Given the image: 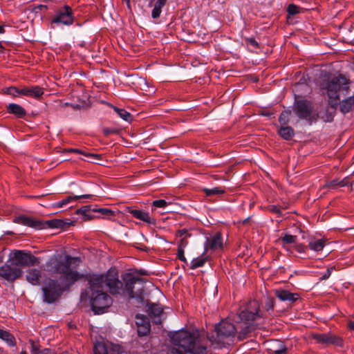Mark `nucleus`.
I'll list each match as a JSON object with an SVG mask.
<instances>
[{"label":"nucleus","mask_w":354,"mask_h":354,"mask_svg":"<svg viewBox=\"0 0 354 354\" xmlns=\"http://www.w3.org/2000/svg\"><path fill=\"white\" fill-rule=\"evenodd\" d=\"M88 295L92 310L95 314H102L112 304L111 297L104 290L106 286L111 294L143 301L145 280L127 273L119 279L115 268H111L104 274H92L88 278Z\"/></svg>","instance_id":"1"},{"label":"nucleus","mask_w":354,"mask_h":354,"mask_svg":"<svg viewBox=\"0 0 354 354\" xmlns=\"http://www.w3.org/2000/svg\"><path fill=\"white\" fill-rule=\"evenodd\" d=\"M260 307L261 304L259 301L250 300L239 308L236 324L226 320L216 324V336L212 335L209 337L212 344L221 347L230 344L236 337L239 341L249 337L258 327V321L266 317Z\"/></svg>","instance_id":"2"},{"label":"nucleus","mask_w":354,"mask_h":354,"mask_svg":"<svg viewBox=\"0 0 354 354\" xmlns=\"http://www.w3.org/2000/svg\"><path fill=\"white\" fill-rule=\"evenodd\" d=\"M80 259L66 254H58L51 257L46 263V270L50 274H59V280L65 285H73L83 277V274L73 270V265H79Z\"/></svg>","instance_id":"3"},{"label":"nucleus","mask_w":354,"mask_h":354,"mask_svg":"<svg viewBox=\"0 0 354 354\" xmlns=\"http://www.w3.org/2000/svg\"><path fill=\"white\" fill-rule=\"evenodd\" d=\"M172 342L189 354H206V346L203 344L198 330H181L171 337Z\"/></svg>","instance_id":"4"},{"label":"nucleus","mask_w":354,"mask_h":354,"mask_svg":"<svg viewBox=\"0 0 354 354\" xmlns=\"http://www.w3.org/2000/svg\"><path fill=\"white\" fill-rule=\"evenodd\" d=\"M350 80L342 75L333 76L326 82L324 88L327 91L330 99L338 100L339 92L344 95L348 94Z\"/></svg>","instance_id":"5"},{"label":"nucleus","mask_w":354,"mask_h":354,"mask_svg":"<svg viewBox=\"0 0 354 354\" xmlns=\"http://www.w3.org/2000/svg\"><path fill=\"white\" fill-rule=\"evenodd\" d=\"M73 285H65L63 280L49 279L42 288L44 301L51 304L59 299L63 292L68 290Z\"/></svg>","instance_id":"6"},{"label":"nucleus","mask_w":354,"mask_h":354,"mask_svg":"<svg viewBox=\"0 0 354 354\" xmlns=\"http://www.w3.org/2000/svg\"><path fill=\"white\" fill-rule=\"evenodd\" d=\"M293 111L300 119L307 120L310 124L317 122L319 118H323L314 111L312 102L306 100H297L294 104Z\"/></svg>","instance_id":"7"},{"label":"nucleus","mask_w":354,"mask_h":354,"mask_svg":"<svg viewBox=\"0 0 354 354\" xmlns=\"http://www.w3.org/2000/svg\"><path fill=\"white\" fill-rule=\"evenodd\" d=\"M8 260L16 267L37 266L40 263L39 259L32 255L30 252L23 250H15L11 252Z\"/></svg>","instance_id":"8"},{"label":"nucleus","mask_w":354,"mask_h":354,"mask_svg":"<svg viewBox=\"0 0 354 354\" xmlns=\"http://www.w3.org/2000/svg\"><path fill=\"white\" fill-rule=\"evenodd\" d=\"M23 271L19 267L15 266L9 260L0 267V277L8 281H14L22 275Z\"/></svg>","instance_id":"9"},{"label":"nucleus","mask_w":354,"mask_h":354,"mask_svg":"<svg viewBox=\"0 0 354 354\" xmlns=\"http://www.w3.org/2000/svg\"><path fill=\"white\" fill-rule=\"evenodd\" d=\"M312 337L318 344H324L326 346L332 344L336 346H343L342 338L332 333H315L313 334Z\"/></svg>","instance_id":"10"},{"label":"nucleus","mask_w":354,"mask_h":354,"mask_svg":"<svg viewBox=\"0 0 354 354\" xmlns=\"http://www.w3.org/2000/svg\"><path fill=\"white\" fill-rule=\"evenodd\" d=\"M94 354H122L123 348L112 343L97 342L93 348Z\"/></svg>","instance_id":"11"},{"label":"nucleus","mask_w":354,"mask_h":354,"mask_svg":"<svg viewBox=\"0 0 354 354\" xmlns=\"http://www.w3.org/2000/svg\"><path fill=\"white\" fill-rule=\"evenodd\" d=\"M147 312L153 322L156 324L162 323L161 316L163 314V308L160 304L148 303Z\"/></svg>","instance_id":"12"},{"label":"nucleus","mask_w":354,"mask_h":354,"mask_svg":"<svg viewBox=\"0 0 354 354\" xmlns=\"http://www.w3.org/2000/svg\"><path fill=\"white\" fill-rule=\"evenodd\" d=\"M73 21L72 10L68 6H65L64 10L60 11L57 16L53 19V23H62L64 25L72 24Z\"/></svg>","instance_id":"13"},{"label":"nucleus","mask_w":354,"mask_h":354,"mask_svg":"<svg viewBox=\"0 0 354 354\" xmlns=\"http://www.w3.org/2000/svg\"><path fill=\"white\" fill-rule=\"evenodd\" d=\"M15 222L37 230L45 229V224H44V222L26 216H19L17 217L15 219Z\"/></svg>","instance_id":"14"},{"label":"nucleus","mask_w":354,"mask_h":354,"mask_svg":"<svg viewBox=\"0 0 354 354\" xmlns=\"http://www.w3.org/2000/svg\"><path fill=\"white\" fill-rule=\"evenodd\" d=\"M136 319L139 336L147 335L150 332V323L148 318L144 315H137Z\"/></svg>","instance_id":"15"},{"label":"nucleus","mask_w":354,"mask_h":354,"mask_svg":"<svg viewBox=\"0 0 354 354\" xmlns=\"http://www.w3.org/2000/svg\"><path fill=\"white\" fill-rule=\"evenodd\" d=\"M127 211L130 213L134 218L142 221L149 224H155V220L149 216V214L147 212L133 209L130 207H127Z\"/></svg>","instance_id":"16"},{"label":"nucleus","mask_w":354,"mask_h":354,"mask_svg":"<svg viewBox=\"0 0 354 354\" xmlns=\"http://www.w3.org/2000/svg\"><path fill=\"white\" fill-rule=\"evenodd\" d=\"M274 294L277 297L283 301H289L293 303L299 299L298 294H294L288 290L283 289H277L274 290Z\"/></svg>","instance_id":"17"},{"label":"nucleus","mask_w":354,"mask_h":354,"mask_svg":"<svg viewBox=\"0 0 354 354\" xmlns=\"http://www.w3.org/2000/svg\"><path fill=\"white\" fill-rule=\"evenodd\" d=\"M20 93L24 96L39 98L44 94V89L39 86H32L21 88Z\"/></svg>","instance_id":"18"},{"label":"nucleus","mask_w":354,"mask_h":354,"mask_svg":"<svg viewBox=\"0 0 354 354\" xmlns=\"http://www.w3.org/2000/svg\"><path fill=\"white\" fill-rule=\"evenodd\" d=\"M205 250L210 248L213 250L223 248V240L221 233H216L210 239H207L205 245Z\"/></svg>","instance_id":"19"},{"label":"nucleus","mask_w":354,"mask_h":354,"mask_svg":"<svg viewBox=\"0 0 354 354\" xmlns=\"http://www.w3.org/2000/svg\"><path fill=\"white\" fill-rule=\"evenodd\" d=\"M269 350L272 354H287L288 348L284 342L280 340H273Z\"/></svg>","instance_id":"20"},{"label":"nucleus","mask_w":354,"mask_h":354,"mask_svg":"<svg viewBox=\"0 0 354 354\" xmlns=\"http://www.w3.org/2000/svg\"><path fill=\"white\" fill-rule=\"evenodd\" d=\"M8 113L15 115L19 118H22L26 115V110L17 104L11 103L7 106Z\"/></svg>","instance_id":"21"},{"label":"nucleus","mask_w":354,"mask_h":354,"mask_svg":"<svg viewBox=\"0 0 354 354\" xmlns=\"http://www.w3.org/2000/svg\"><path fill=\"white\" fill-rule=\"evenodd\" d=\"M41 277V271L33 268L30 269L27 272L26 279L32 285L36 286L39 284V280Z\"/></svg>","instance_id":"22"},{"label":"nucleus","mask_w":354,"mask_h":354,"mask_svg":"<svg viewBox=\"0 0 354 354\" xmlns=\"http://www.w3.org/2000/svg\"><path fill=\"white\" fill-rule=\"evenodd\" d=\"M339 108L343 113L354 110V95L342 100L340 102Z\"/></svg>","instance_id":"23"},{"label":"nucleus","mask_w":354,"mask_h":354,"mask_svg":"<svg viewBox=\"0 0 354 354\" xmlns=\"http://www.w3.org/2000/svg\"><path fill=\"white\" fill-rule=\"evenodd\" d=\"M326 241L322 239L312 238L309 240L308 247L310 250L319 252L323 250L325 246Z\"/></svg>","instance_id":"24"},{"label":"nucleus","mask_w":354,"mask_h":354,"mask_svg":"<svg viewBox=\"0 0 354 354\" xmlns=\"http://www.w3.org/2000/svg\"><path fill=\"white\" fill-rule=\"evenodd\" d=\"M278 133L280 136L285 140H291L294 135V130L292 127L286 125V126H281V127L278 130Z\"/></svg>","instance_id":"25"},{"label":"nucleus","mask_w":354,"mask_h":354,"mask_svg":"<svg viewBox=\"0 0 354 354\" xmlns=\"http://www.w3.org/2000/svg\"><path fill=\"white\" fill-rule=\"evenodd\" d=\"M93 197L92 194H83L80 196H67L66 198L59 201L56 206L58 207H62L64 205L69 203L70 202L77 200L78 198H91Z\"/></svg>","instance_id":"26"},{"label":"nucleus","mask_w":354,"mask_h":354,"mask_svg":"<svg viewBox=\"0 0 354 354\" xmlns=\"http://www.w3.org/2000/svg\"><path fill=\"white\" fill-rule=\"evenodd\" d=\"M207 261L208 257L205 254H203L201 256L195 258L192 261L190 268L192 270H195L198 268L202 267Z\"/></svg>","instance_id":"27"},{"label":"nucleus","mask_w":354,"mask_h":354,"mask_svg":"<svg viewBox=\"0 0 354 354\" xmlns=\"http://www.w3.org/2000/svg\"><path fill=\"white\" fill-rule=\"evenodd\" d=\"M167 0H157L151 12L153 19H158L162 12V8L165 6Z\"/></svg>","instance_id":"28"},{"label":"nucleus","mask_w":354,"mask_h":354,"mask_svg":"<svg viewBox=\"0 0 354 354\" xmlns=\"http://www.w3.org/2000/svg\"><path fill=\"white\" fill-rule=\"evenodd\" d=\"M0 339L6 342L10 346L16 345L15 337L8 330H1Z\"/></svg>","instance_id":"29"},{"label":"nucleus","mask_w":354,"mask_h":354,"mask_svg":"<svg viewBox=\"0 0 354 354\" xmlns=\"http://www.w3.org/2000/svg\"><path fill=\"white\" fill-rule=\"evenodd\" d=\"M297 239V236L286 234L283 236L279 239V241L281 243V245L284 248L288 250L287 245L295 243Z\"/></svg>","instance_id":"30"},{"label":"nucleus","mask_w":354,"mask_h":354,"mask_svg":"<svg viewBox=\"0 0 354 354\" xmlns=\"http://www.w3.org/2000/svg\"><path fill=\"white\" fill-rule=\"evenodd\" d=\"M350 184V180L348 177H346L342 180L334 179L330 181L326 186L330 188H337L347 186Z\"/></svg>","instance_id":"31"},{"label":"nucleus","mask_w":354,"mask_h":354,"mask_svg":"<svg viewBox=\"0 0 354 354\" xmlns=\"http://www.w3.org/2000/svg\"><path fill=\"white\" fill-rule=\"evenodd\" d=\"M29 342L31 345L32 354H52L51 351L49 348H44L43 350L39 349V344L35 341L30 339Z\"/></svg>","instance_id":"32"},{"label":"nucleus","mask_w":354,"mask_h":354,"mask_svg":"<svg viewBox=\"0 0 354 354\" xmlns=\"http://www.w3.org/2000/svg\"><path fill=\"white\" fill-rule=\"evenodd\" d=\"M45 228H60L64 225V222L61 219H53L44 222Z\"/></svg>","instance_id":"33"},{"label":"nucleus","mask_w":354,"mask_h":354,"mask_svg":"<svg viewBox=\"0 0 354 354\" xmlns=\"http://www.w3.org/2000/svg\"><path fill=\"white\" fill-rule=\"evenodd\" d=\"M290 114H291V111L289 110H286L281 113L279 118V122L281 126L288 125L289 120H290Z\"/></svg>","instance_id":"34"},{"label":"nucleus","mask_w":354,"mask_h":354,"mask_svg":"<svg viewBox=\"0 0 354 354\" xmlns=\"http://www.w3.org/2000/svg\"><path fill=\"white\" fill-rule=\"evenodd\" d=\"M115 111L118 113V115L125 121H131V115L123 109H119L115 106L113 107Z\"/></svg>","instance_id":"35"},{"label":"nucleus","mask_w":354,"mask_h":354,"mask_svg":"<svg viewBox=\"0 0 354 354\" xmlns=\"http://www.w3.org/2000/svg\"><path fill=\"white\" fill-rule=\"evenodd\" d=\"M203 191L207 196H210L212 195L222 194L225 192L224 190L221 189L220 187H214L212 189H204Z\"/></svg>","instance_id":"36"},{"label":"nucleus","mask_w":354,"mask_h":354,"mask_svg":"<svg viewBox=\"0 0 354 354\" xmlns=\"http://www.w3.org/2000/svg\"><path fill=\"white\" fill-rule=\"evenodd\" d=\"M287 11L289 15H295L300 12V8L295 4H290L288 7Z\"/></svg>","instance_id":"37"},{"label":"nucleus","mask_w":354,"mask_h":354,"mask_svg":"<svg viewBox=\"0 0 354 354\" xmlns=\"http://www.w3.org/2000/svg\"><path fill=\"white\" fill-rule=\"evenodd\" d=\"M97 212L101 213L102 215L108 218L115 215V212L107 208H100L97 209Z\"/></svg>","instance_id":"38"},{"label":"nucleus","mask_w":354,"mask_h":354,"mask_svg":"<svg viewBox=\"0 0 354 354\" xmlns=\"http://www.w3.org/2000/svg\"><path fill=\"white\" fill-rule=\"evenodd\" d=\"M103 133L106 136H109L112 134H118L119 133V130L116 128H110L105 127L102 129Z\"/></svg>","instance_id":"39"},{"label":"nucleus","mask_w":354,"mask_h":354,"mask_svg":"<svg viewBox=\"0 0 354 354\" xmlns=\"http://www.w3.org/2000/svg\"><path fill=\"white\" fill-rule=\"evenodd\" d=\"M274 306V299L272 297H268L266 301V310H272Z\"/></svg>","instance_id":"40"},{"label":"nucleus","mask_w":354,"mask_h":354,"mask_svg":"<svg viewBox=\"0 0 354 354\" xmlns=\"http://www.w3.org/2000/svg\"><path fill=\"white\" fill-rule=\"evenodd\" d=\"M152 205L156 207H165L168 205V203L165 200L160 199L154 201Z\"/></svg>","instance_id":"41"},{"label":"nucleus","mask_w":354,"mask_h":354,"mask_svg":"<svg viewBox=\"0 0 354 354\" xmlns=\"http://www.w3.org/2000/svg\"><path fill=\"white\" fill-rule=\"evenodd\" d=\"M20 90L16 87H10L8 88L7 93L12 96H17V95H21Z\"/></svg>","instance_id":"42"},{"label":"nucleus","mask_w":354,"mask_h":354,"mask_svg":"<svg viewBox=\"0 0 354 354\" xmlns=\"http://www.w3.org/2000/svg\"><path fill=\"white\" fill-rule=\"evenodd\" d=\"M187 238V236H185V237L180 238L179 242L178 243V248H183V249L185 248V247L188 244Z\"/></svg>","instance_id":"43"},{"label":"nucleus","mask_w":354,"mask_h":354,"mask_svg":"<svg viewBox=\"0 0 354 354\" xmlns=\"http://www.w3.org/2000/svg\"><path fill=\"white\" fill-rule=\"evenodd\" d=\"M177 257L178 259H180V261L185 263L187 262V259L184 255V249L178 248Z\"/></svg>","instance_id":"44"},{"label":"nucleus","mask_w":354,"mask_h":354,"mask_svg":"<svg viewBox=\"0 0 354 354\" xmlns=\"http://www.w3.org/2000/svg\"><path fill=\"white\" fill-rule=\"evenodd\" d=\"M334 267L328 268L326 272L323 274L322 277H321V280H326L328 279L332 273V270H334Z\"/></svg>","instance_id":"45"},{"label":"nucleus","mask_w":354,"mask_h":354,"mask_svg":"<svg viewBox=\"0 0 354 354\" xmlns=\"http://www.w3.org/2000/svg\"><path fill=\"white\" fill-rule=\"evenodd\" d=\"M245 41L246 43L250 44V45H252L254 48H258L259 47V44L257 43V41L253 37L245 38Z\"/></svg>","instance_id":"46"},{"label":"nucleus","mask_w":354,"mask_h":354,"mask_svg":"<svg viewBox=\"0 0 354 354\" xmlns=\"http://www.w3.org/2000/svg\"><path fill=\"white\" fill-rule=\"evenodd\" d=\"M176 235L180 237L183 238L187 236V237L189 236L190 234H189L187 230L186 229L180 230L176 232Z\"/></svg>","instance_id":"47"},{"label":"nucleus","mask_w":354,"mask_h":354,"mask_svg":"<svg viewBox=\"0 0 354 354\" xmlns=\"http://www.w3.org/2000/svg\"><path fill=\"white\" fill-rule=\"evenodd\" d=\"M295 248L298 252L303 253L306 251L307 248L302 244H297L295 245Z\"/></svg>","instance_id":"48"},{"label":"nucleus","mask_w":354,"mask_h":354,"mask_svg":"<svg viewBox=\"0 0 354 354\" xmlns=\"http://www.w3.org/2000/svg\"><path fill=\"white\" fill-rule=\"evenodd\" d=\"M269 209H270V211L274 212L276 214H281V209L278 206L271 205L270 207H269Z\"/></svg>","instance_id":"49"},{"label":"nucleus","mask_w":354,"mask_h":354,"mask_svg":"<svg viewBox=\"0 0 354 354\" xmlns=\"http://www.w3.org/2000/svg\"><path fill=\"white\" fill-rule=\"evenodd\" d=\"M167 354H186L179 351L178 349L174 348L171 349Z\"/></svg>","instance_id":"50"},{"label":"nucleus","mask_w":354,"mask_h":354,"mask_svg":"<svg viewBox=\"0 0 354 354\" xmlns=\"http://www.w3.org/2000/svg\"><path fill=\"white\" fill-rule=\"evenodd\" d=\"M59 107L61 109H64L66 108V106H70V104L71 103H68V102H62V101H59Z\"/></svg>","instance_id":"51"},{"label":"nucleus","mask_w":354,"mask_h":354,"mask_svg":"<svg viewBox=\"0 0 354 354\" xmlns=\"http://www.w3.org/2000/svg\"><path fill=\"white\" fill-rule=\"evenodd\" d=\"M70 106L72 107L73 109H80L81 108V105L77 104H70Z\"/></svg>","instance_id":"52"},{"label":"nucleus","mask_w":354,"mask_h":354,"mask_svg":"<svg viewBox=\"0 0 354 354\" xmlns=\"http://www.w3.org/2000/svg\"><path fill=\"white\" fill-rule=\"evenodd\" d=\"M348 327L349 329L354 331V321L349 322L348 324Z\"/></svg>","instance_id":"53"},{"label":"nucleus","mask_w":354,"mask_h":354,"mask_svg":"<svg viewBox=\"0 0 354 354\" xmlns=\"http://www.w3.org/2000/svg\"><path fill=\"white\" fill-rule=\"evenodd\" d=\"M4 32V28L2 26H0V34Z\"/></svg>","instance_id":"54"},{"label":"nucleus","mask_w":354,"mask_h":354,"mask_svg":"<svg viewBox=\"0 0 354 354\" xmlns=\"http://www.w3.org/2000/svg\"><path fill=\"white\" fill-rule=\"evenodd\" d=\"M86 211V207H84V209H80L78 210V212H81V213H85V212Z\"/></svg>","instance_id":"55"},{"label":"nucleus","mask_w":354,"mask_h":354,"mask_svg":"<svg viewBox=\"0 0 354 354\" xmlns=\"http://www.w3.org/2000/svg\"><path fill=\"white\" fill-rule=\"evenodd\" d=\"M71 151L77 153H82L79 149H72Z\"/></svg>","instance_id":"56"},{"label":"nucleus","mask_w":354,"mask_h":354,"mask_svg":"<svg viewBox=\"0 0 354 354\" xmlns=\"http://www.w3.org/2000/svg\"><path fill=\"white\" fill-rule=\"evenodd\" d=\"M139 273L141 274H146L145 271H143V270H140L139 272Z\"/></svg>","instance_id":"57"},{"label":"nucleus","mask_w":354,"mask_h":354,"mask_svg":"<svg viewBox=\"0 0 354 354\" xmlns=\"http://www.w3.org/2000/svg\"><path fill=\"white\" fill-rule=\"evenodd\" d=\"M124 1L127 3L128 6L129 7L130 6V0H124Z\"/></svg>","instance_id":"58"},{"label":"nucleus","mask_w":354,"mask_h":354,"mask_svg":"<svg viewBox=\"0 0 354 354\" xmlns=\"http://www.w3.org/2000/svg\"><path fill=\"white\" fill-rule=\"evenodd\" d=\"M324 121H330V117H328L327 119H324Z\"/></svg>","instance_id":"59"},{"label":"nucleus","mask_w":354,"mask_h":354,"mask_svg":"<svg viewBox=\"0 0 354 354\" xmlns=\"http://www.w3.org/2000/svg\"><path fill=\"white\" fill-rule=\"evenodd\" d=\"M149 1V5H151L154 0H147Z\"/></svg>","instance_id":"60"},{"label":"nucleus","mask_w":354,"mask_h":354,"mask_svg":"<svg viewBox=\"0 0 354 354\" xmlns=\"http://www.w3.org/2000/svg\"><path fill=\"white\" fill-rule=\"evenodd\" d=\"M20 354H27L26 351H21Z\"/></svg>","instance_id":"61"},{"label":"nucleus","mask_w":354,"mask_h":354,"mask_svg":"<svg viewBox=\"0 0 354 354\" xmlns=\"http://www.w3.org/2000/svg\"><path fill=\"white\" fill-rule=\"evenodd\" d=\"M87 156H96L97 155H94V154H88Z\"/></svg>","instance_id":"62"},{"label":"nucleus","mask_w":354,"mask_h":354,"mask_svg":"<svg viewBox=\"0 0 354 354\" xmlns=\"http://www.w3.org/2000/svg\"><path fill=\"white\" fill-rule=\"evenodd\" d=\"M0 48H3V47H2V46H1V44H0ZM1 51L0 50V53H1Z\"/></svg>","instance_id":"63"}]
</instances>
